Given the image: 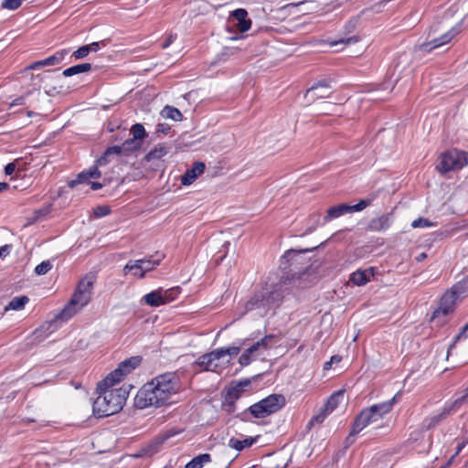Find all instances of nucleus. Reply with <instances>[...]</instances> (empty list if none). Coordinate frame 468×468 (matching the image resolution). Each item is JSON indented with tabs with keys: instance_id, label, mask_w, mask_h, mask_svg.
I'll list each match as a JSON object with an SVG mask.
<instances>
[{
	"instance_id": "f257e3e1",
	"label": "nucleus",
	"mask_w": 468,
	"mask_h": 468,
	"mask_svg": "<svg viewBox=\"0 0 468 468\" xmlns=\"http://www.w3.org/2000/svg\"><path fill=\"white\" fill-rule=\"evenodd\" d=\"M180 390V381L174 372L159 375L144 384L137 392L134 404L139 409L161 407L172 402V398Z\"/></svg>"
},
{
	"instance_id": "f03ea898",
	"label": "nucleus",
	"mask_w": 468,
	"mask_h": 468,
	"mask_svg": "<svg viewBox=\"0 0 468 468\" xmlns=\"http://www.w3.org/2000/svg\"><path fill=\"white\" fill-rule=\"evenodd\" d=\"M99 396L92 403V412L98 418H103L118 413L124 406L128 397L125 388H101L97 385Z\"/></svg>"
},
{
	"instance_id": "7ed1b4c3",
	"label": "nucleus",
	"mask_w": 468,
	"mask_h": 468,
	"mask_svg": "<svg viewBox=\"0 0 468 468\" xmlns=\"http://www.w3.org/2000/svg\"><path fill=\"white\" fill-rule=\"evenodd\" d=\"M95 280L94 275H86L80 281L69 303L57 316V319L68 321L89 303L92 296Z\"/></svg>"
},
{
	"instance_id": "20e7f679",
	"label": "nucleus",
	"mask_w": 468,
	"mask_h": 468,
	"mask_svg": "<svg viewBox=\"0 0 468 468\" xmlns=\"http://www.w3.org/2000/svg\"><path fill=\"white\" fill-rule=\"evenodd\" d=\"M284 284L285 281H281L271 289L266 288L257 292L247 303V308L249 310L261 309L264 314L278 308L284 297Z\"/></svg>"
},
{
	"instance_id": "39448f33",
	"label": "nucleus",
	"mask_w": 468,
	"mask_h": 468,
	"mask_svg": "<svg viewBox=\"0 0 468 468\" xmlns=\"http://www.w3.org/2000/svg\"><path fill=\"white\" fill-rule=\"evenodd\" d=\"M394 402L395 397L390 400L374 404L369 408L362 410L353 422L349 436H355L367 425L380 420L384 415L391 411Z\"/></svg>"
},
{
	"instance_id": "423d86ee",
	"label": "nucleus",
	"mask_w": 468,
	"mask_h": 468,
	"mask_svg": "<svg viewBox=\"0 0 468 468\" xmlns=\"http://www.w3.org/2000/svg\"><path fill=\"white\" fill-rule=\"evenodd\" d=\"M240 348L239 346H228L217 348L209 353L200 356L196 361V365L202 367L206 371H212L219 373V363L221 358L229 356L227 362L233 356L239 355Z\"/></svg>"
},
{
	"instance_id": "0eeeda50",
	"label": "nucleus",
	"mask_w": 468,
	"mask_h": 468,
	"mask_svg": "<svg viewBox=\"0 0 468 468\" xmlns=\"http://www.w3.org/2000/svg\"><path fill=\"white\" fill-rule=\"evenodd\" d=\"M286 399L282 394H271L257 403L250 406L248 411L257 418L262 419L277 412L285 406Z\"/></svg>"
},
{
	"instance_id": "6e6552de",
	"label": "nucleus",
	"mask_w": 468,
	"mask_h": 468,
	"mask_svg": "<svg viewBox=\"0 0 468 468\" xmlns=\"http://www.w3.org/2000/svg\"><path fill=\"white\" fill-rule=\"evenodd\" d=\"M468 165V152L457 148H452L441 154V162L437 165V169L441 174L450 171H457L463 169Z\"/></svg>"
},
{
	"instance_id": "1a4fd4ad",
	"label": "nucleus",
	"mask_w": 468,
	"mask_h": 468,
	"mask_svg": "<svg viewBox=\"0 0 468 468\" xmlns=\"http://www.w3.org/2000/svg\"><path fill=\"white\" fill-rule=\"evenodd\" d=\"M140 363L141 358L139 356H132L122 361L116 369L99 382V387L101 388L112 387L115 383L120 382L125 376L130 374Z\"/></svg>"
},
{
	"instance_id": "9d476101",
	"label": "nucleus",
	"mask_w": 468,
	"mask_h": 468,
	"mask_svg": "<svg viewBox=\"0 0 468 468\" xmlns=\"http://www.w3.org/2000/svg\"><path fill=\"white\" fill-rule=\"evenodd\" d=\"M463 292L462 284H454L449 291H447L441 298L439 307L433 313V318L440 314L447 315L454 310L456 301Z\"/></svg>"
},
{
	"instance_id": "9b49d317",
	"label": "nucleus",
	"mask_w": 468,
	"mask_h": 468,
	"mask_svg": "<svg viewBox=\"0 0 468 468\" xmlns=\"http://www.w3.org/2000/svg\"><path fill=\"white\" fill-rule=\"evenodd\" d=\"M273 338L274 336L272 335H269L254 343L239 356V363L243 367L250 365L251 360L256 358V352L261 350L266 351L271 347L270 343Z\"/></svg>"
},
{
	"instance_id": "f8f14e48",
	"label": "nucleus",
	"mask_w": 468,
	"mask_h": 468,
	"mask_svg": "<svg viewBox=\"0 0 468 468\" xmlns=\"http://www.w3.org/2000/svg\"><path fill=\"white\" fill-rule=\"evenodd\" d=\"M250 384V380L244 379L230 386L226 392L224 406L227 407V411L232 412L234 410L236 400L240 397L244 388Z\"/></svg>"
},
{
	"instance_id": "ddd939ff",
	"label": "nucleus",
	"mask_w": 468,
	"mask_h": 468,
	"mask_svg": "<svg viewBox=\"0 0 468 468\" xmlns=\"http://www.w3.org/2000/svg\"><path fill=\"white\" fill-rule=\"evenodd\" d=\"M459 32L460 27H453L448 32L441 35L440 37L433 38L429 42L421 44L420 46V49L424 52H431L432 49L449 43L453 38V37L456 36Z\"/></svg>"
},
{
	"instance_id": "4468645a",
	"label": "nucleus",
	"mask_w": 468,
	"mask_h": 468,
	"mask_svg": "<svg viewBox=\"0 0 468 468\" xmlns=\"http://www.w3.org/2000/svg\"><path fill=\"white\" fill-rule=\"evenodd\" d=\"M331 94L330 87L327 82H318L313 85L310 89L307 90L305 93V98L310 101H314L316 99L328 98Z\"/></svg>"
},
{
	"instance_id": "2eb2a0df",
	"label": "nucleus",
	"mask_w": 468,
	"mask_h": 468,
	"mask_svg": "<svg viewBox=\"0 0 468 468\" xmlns=\"http://www.w3.org/2000/svg\"><path fill=\"white\" fill-rule=\"evenodd\" d=\"M68 54L67 49H61L54 53L53 55L46 58L45 59L35 61L31 63L27 69H37L40 67L54 66L61 62L65 56Z\"/></svg>"
},
{
	"instance_id": "dca6fc26",
	"label": "nucleus",
	"mask_w": 468,
	"mask_h": 468,
	"mask_svg": "<svg viewBox=\"0 0 468 468\" xmlns=\"http://www.w3.org/2000/svg\"><path fill=\"white\" fill-rule=\"evenodd\" d=\"M206 168L205 163L195 162L191 168L187 169L181 177L183 186H190L198 176L204 173Z\"/></svg>"
},
{
	"instance_id": "f3484780",
	"label": "nucleus",
	"mask_w": 468,
	"mask_h": 468,
	"mask_svg": "<svg viewBox=\"0 0 468 468\" xmlns=\"http://www.w3.org/2000/svg\"><path fill=\"white\" fill-rule=\"evenodd\" d=\"M392 214H384L380 217L372 218L368 224V229L371 231L380 232L387 230L392 224Z\"/></svg>"
},
{
	"instance_id": "a211bd4d",
	"label": "nucleus",
	"mask_w": 468,
	"mask_h": 468,
	"mask_svg": "<svg viewBox=\"0 0 468 468\" xmlns=\"http://www.w3.org/2000/svg\"><path fill=\"white\" fill-rule=\"evenodd\" d=\"M100 176L101 172L96 165L87 171L80 173L76 179L69 181L68 186L69 187L73 188L79 184L89 183L88 181L90 178H99Z\"/></svg>"
},
{
	"instance_id": "6ab92c4d",
	"label": "nucleus",
	"mask_w": 468,
	"mask_h": 468,
	"mask_svg": "<svg viewBox=\"0 0 468 468\" xmlns=\"http://www.w3.org/2000/svg\"><path fill=\"white\" fill-rule=\"evenodd\" d=\"M233 17L238 21V29L240 32L248 31L251 27V20L248 19V12L243 8H238L232 12Z\"/></svg>"
},
{
	"instance_id": "aec40b11",
	"label": "nucleus",
	"mask_w": 468,
	"mask_h": 468,
	"mask_svg": "<svg viewBox=\"0 0 468 468\" xmlns=\"http://www.w3.org/2000/svg\"><path fill=\"white\" fill-rule=\"evenodd\" d=\"M445 404L452 414L468 404V387L462 393H456L452 401H447Z\"/></svg>"
},
{
	"instance_id": "412c9836",
	"label": "nucleus",
	"mask_w": 468,
	"mask_h": 468,
	"mask_svg": "<svg viewBox=\"0 0 468 468\" xmlns=\"http://www.w3.org/2000/svg\"><path fill=\"white\" fill-rule=\"evenodd\" d=\"M350 213V207L347 204H339L327 209L326 215L323 218L324 223H327L344 214Z\"/></svg>"
},
{
	"instance_id": "4be33fe9",
	"label": "nucleus",
	"mask_w": 468,
	"mask_h": 468,
	"mask_svg": "<svg viewBox=\"0 0 468 468\" xmlns=\"http://www.w3.org/2000/svg\"><path fill=\"white\" fill-rule=\"evenodd\" d=\"M452 413L449 410V408L444 404L441 410L438 412L437 414H434L431 416L430 418H427L425 420L426 428L431 429L435 426H437L439 423H441L443 420H445L447 417L452 415Z\"/></svg>"
},
{
	"instance_id": "5701e85b",
	"label": "nucleus",
	"mask_w": 468,
	"mask_h": 468,
	"mask_svg": "<svg viewBox=\"0 0 468 468\" xmlns=\"http://www.w3.org/2000/svg\"><path fill=\"white\" fill-rule=\"evenodd\" d=\"M164 257V254L156 253L155 255H152L149 258L139 260L142 264L144 276L145 275L146 272L152 271L153 269L155 268V266L159 265Z\"/></svg>"
},
{
	"instance_id": "b1692460",
	"label": "nucleus",
	"mask_w": 468,
	"mask_h": 468,
	"mask_svg": "<svg viewBox=\"0 0 468 468\" xmlns=\"http://www.w3.org/2000/svg\"><path fill=\"white\" fill-rule=\"evenodd\" d=\"M113 156H123L121 148L118 145L108 147L103 154L97 160V165L100 166L106 165L111 162Z\"/></svg>"
},
{
	"instance_id": "393cba45",
	"label": "nucleus",
	"mask_w": 468,
	"mask_h": 468,
	"mask_svg": "<svg viewBox=\"0 0 468 468\" xmlns=\"http://www.w3.org/2000/svg\"><path fill=\"white\" fill-rule=\"evenodd\" d=\"M143 301L145 303V304L151 307H158L164 305L165 303L161 293V288L146 293L143 297Z\"/></svg>"
},
{
	"instance_id": "a878e982",
	"label": "nucleus",
	"mask_w": 468,
	"mask_h": 468,
	"mask_svg": "<svg viewBox=\"0 0 468 468\" xmlns=\"http://www.w3.org/2000/svg\"><path fill=\"white\" fill-rule=\"evenodd\" d=\"M259 436L256 437H249L244 440H239L236 438H231L229 441V446L232 449H235L239 452L242 451L245 448L250 447L253 443L257 441Z\"/></svg>"
},
{
	"instance_id": "bb28decb",
	"label": "nucleus",
	"mask_w": 468,
	"mask_h": 468,
	"mask_svg": "<svg viewBox=\"0 0 468 468\" xmlns=\"http://www.w3.org/2000/svg\"><path fill=\"white\" fill-rule=\"evenodd\" d=\"M121 152L123 156H128L142 146V142L137 141L133 137L125 140L121 145Z\"/></svg>"
},
{
	"instance_id": "cd10ccee",
	"label": "nucleus",
	"mask_w": 468,
	"mask_h": 468,
	"mask_svg": "<svg viewBox=\"0 0 468 468\" xmlns=\"http://www.w3.org/2000/svg\"><path fill=\"white\" fill-rule=\"evenodd\" d=\"M129 272L138 278H144V272L141 261L139 260L136 261H129L123 268V273L126 275Z\"/></svg>"
},
{
	"instance_id": "c85d7f7f",
	"label": "nucleus",
	"mask_w": 468,
	"mask_h": 468,
	"mask_svg": "<svg viewBox=\"0 0 468 468\" xmlns=\"http://www.w3.org/2000/svg\"><path fill=\"white\" fill-rule=\"evenodd\" d=\"M211 462V455L209 453H202L194 457L188 462L185 468H203L205 464Z\"/></svg>"
},
{
	"instance_id": "c756f323",
	"label": "nucleus",
	"mask_w": 468,
	"mask_h": 468,
	"mask_svg": "<svg viewBox=\"0 0 468 468\" xmlns=\"http://www.w3.org/2000/svg\"><path fill=\"white\" fill-rule=\"evenodd\" d=\"M92 66L90 63H82L71 66L63 70L62 75L64 77H71L83 72H88L91 69Z\"/></svg>"
},
{
	"instance_id": "7c9ffc66",
	"label": "nucleus",
	"mask_w": 468,
	"mask_h": 468,
	"mask_svg": "<svg viewBox=\"0 0 468 468\" xmlns=\"http://www.w3.org/2000/svg\"><path fill=\"white\" fill-rule=\"evenodd\" d=\"M344 397V391L340 390L337 391L330 396V398L327 399L326 404L324 405V411L326 413H331L333 410H335L337 406L340 403V399Z\"/></svg>"
},
{
	"instance_id": "2f4dec72",
	"label": "nucleus",
	"mask_w": 468,
	"mask_h": 468,
	"mask_svg": "<svg viewBox=\"0 0 468 468\" xmlns=\"http://www.w3.org/2000/svg\"><path fill=\"white\" fill-rule=\"evenodd\" d=\"M161 115L165 119H171L176 122H179L183 118L181 112L177 108L169 105L164 107L161 111Z\"/></svg>"
},
{
	"instance_id": "473e14b6",
	"label": "nucleus",
	"mask_w": 468,
	"mask_h": 468,
	"mask_svg": "<svg viewBox=\"0 0 468 468\" xmlns=\"http://www.w3.org/2000/svg\"><path fill=\"white\" fill-rule=\"evenodd\" d=\"M168 153L166 146L159 144L152 149L146 155L145 160L150 162L153 160H159Z\"/></svg>"
},
{
	"instance_id": "72a5a7b5",
	"label": "nucleus",
	"mask_w": 468,
	"mask_h": 468,
	"mask_svg": "<svg viewBox=\"0 0 468 468\" xmlns=\"http://www.w3.org/2000/svg\"><path fill=\"white\" fill-rule=\"evenodd\" d=\"M29 302V299L26 295H21L18 297L13 298L5 308V310H22L25 305Z\"/></svg>"
},
{
	"instance_id": "f704fd0d",
	"label": "nucleus",
	"mask_w": 468,
	"mask_h": 468,
	"mask_svg": "<svg viewBox=\"0 0 468 468\" xmlns=\"http://www.w3.org/2000/svg\"><path fill=\"white\" fill-rule=\"evenodd\" d=\"M350 281L357 286L365 285L367 282H369V276L367 271L357 270L353 272L350 276Z\"/></svg>"
},
{
	"instance_id": "c9c22d12",
	"label": "nucleus",
	"mask_w": 468,
	"mask_h": 468,
	"mask_svg": "<svg viewBox=\"0 0 468 468\" xmlns=\"http://www.w3.org/2000/svg\"><path fill=\"white\" fill-rule=\"evenodd\" d=\"M161 293L163 296L164 303L166 304L177 298V296L180 293V288L179 287H173L167 290H164L161 288Z\"/></svg>"
},
{
	"instance_id": "e433bc0d",
	"label": "nucleus",
	"mask_w": 468,
	"mask_h": 468,
	"mask_svg": "<svg viewBox=\"0 0 468 468\" xmlns=\"http://www.w3.org/2000/svg\"><path fill=\"white\" fill-rule=\"evenodd\" d=\"M309 250H290L284 253V255L282 256V259L286 260L287 261H290L291 265H292L293 263H297L299 261V259L301 258V255L303 253H305Z\"/></svg>"
},
{
	"instance_id": "4c0bfd02",
	"label": "nucleus",
	"mask_w": 468,
	"mask_h": 468,
	"mask_svg": "<svg viewBox=\"0 0 468 468\" xmlns=\"http://www.w3.org/2000/svg\"><path fill=\"white\" fill-rule=\"evenodd\" d=\"M309 221H311L312 223H310V225L307 227V229L305 230V234L312 233L313 231H314L316 229V228L319 225L324 224V221L322 222V217H321L320 213H314L309 218Z\"/></svg>"
},
{
	"instance_id": "58836bf2",
	"label": "nucleus",
	"mask_w": 468,
	"mask_h": 468,
	"mask_svg": "<svg viewBox=\"0 0 468 468\" xmlns=\"http://www.w3.org/2000/svg\"><path fill=\"white\" fill-rule=\"evenodd\" d=\"M131 133L133 134V137L137 141H141L146 135L145 129L144 125L141 123L133 124L131 128Z\"/></svg>"
},
{
	"instance_id": "ea45409f",
	"label": "nucleus",
	"mask_w": 468,
	"mask_h": 468,
	"mask_svg": "<svg viewBox=\"0 0 468 468\" xmlns=\"http://www.w3.org/2000/svg\"><path fill=\"white\" fill-rule=\"evenodd\" d=\"M52 269V263L50 261H44L35 268V273L37 275H44Z\"/></svg>"
},
{
	"instance_id": "a19ab883",
	"label": "nucleus",
	"mask_w": 468,
	"mask_h": 468,
	"mask_svg": "<svg viewBox=\"0 0 468 468\" xmlns=\"http://www.w3.org/2000/svg\"><path fill=\"white\" fill-rule=\"evenodd\" d=\"M435 225H436L435 222H431L428 218H419L411 222V227L413 229L429 228V227H432Z\"/></svg>"
},
{
	"instance_id": "79ce46f5",
	"label": "nucleus",
	"mask_w": 468,
	"mask_h": 468,
	"mask_svg": "<svg viewBox=\"0 0 468 468\" xmlns=\"http://www.w3.org/2000/svg\"><path fill=\"white\" fill-rule=\"evenodd\" d=\"M371 204L370 199H362L357 204L350 206V213L357 212L365 209L367 207H368Z\"/></svg>"
},
{
	"instance_id": "37998d69",
	"label": "nucleus",
	"mask_w": 468,
	"mask_h": 468,
	"mask_svg": "<svg viewBox=\"0 0 468 468\" xmlns=\"http://www.w3.org/2000/svg\"><path fill=\"white\" fill-rule=\"evenodd\" d=\"M467 337H468V323L462 328L461 332L454 337L453 343L449 346L448 355L450 354L451 350L454 347V346L458 340H460L461 338H467Z\"/></svg>"
},
{
	"instance_id": "c03bdc74",
	"label": "nucleus",
	"mask_w": 468,
	"mask_h": 468,
	"mask_svg": "<svg viewBox=\"0 0 468 468\" xmlns=\"http://www.w3.org/2000/svg\"><path fill=\"white\" fill-rule=\"evenodd\" d=\"M89 54H90L89 48H88L87 45H85V46L79 48L77 50H75L72 53L71 57L74 59H81V58H86Z\"/></svg>"
},
{
	"instance_id": "a18cd8bd",
	"label": "nucleus",
	"mask_w": 468,
	"mask_h": 468,
	"mask_svg": "<svg viewBox=\"0 0 468 468\" xmlns=\"http://www.w3.org/2000/svg\"><path fill=\"white\" fill-rule=\"evenodd\" d=\"M110 211L111 209L108 206H98L93 209V213L97 218L107 216Z\"/></svg>"
},
{
	"instance_id": "49530a36",
	"label": "nucleus",
	"mask_w": 468,
	"mask_h": 468,
	"mask_svg": "<svg viewBox=\"0 0 468 468\" xmlns=\"http://www.w3.org/2000/svg\"><path fill=\"white\" fill-rule=\"evenodd\" d=\"M327 414L328 413H326L324 410L320 414H317L312 418V420H310V424H314V422L322 423L324 420Z\"/></svg>"
},
{
	"instance_id": "de8ad7c7",
	"label": "nucleus",
	"mask_w": 468,
	"mask_h": 468,
	"mask_svg": "<svg viewBox=\"0 0 468 468\" xmlns=\"http://www.w3.org/2000/svg\"><path fill=\"white\" fill-rule=\"evenodd\" d=\"M12 249V245H4L0 247V258L7 256Z\"/></svg>"
},
{
	"instance_id": "09e8293b",
	"label": "nucleus",
	"mask_w": 468,
	"mask_h": 468,
	"mask_svg": "<svg viewBox=\"0 0 468 468\" xmlns=\"http://www.w3.org/2000/svg\"><path fill=\"white\" fill-rule=\"evenodd\" d=\"M16 170V165L14 163H8L5 166V173L7 176H11Z\"/></svg>"
},
{
	"instance_id": "8fccbe9b",
	"label": "nucleus",
	"mask_w": 468,
	"mask_h": 468,
	"mask_svg": "<svg viewBox=\"0 0 468 468\" xmlns=\"http://www.w3.org/2000/svg\"><path fill=\"white\" fill-rule=\"evenodd\" d=\"M89 52H97L101 48V42H92L87 45Z\"/></svg>"
},
{
	"instance_id": "3c124183",
	"label": "nucleus",
	"mask_w": 468,
	"mask_h": 468,
	"mask_svg": "<svg viewBox=\"0 0 468 468\" xmlns=\"http://www.w3.org/2000/svg\"><path fill=\"white\" fill-rule=\"evenodd\" d=\"M170 130V126L166 123H159L157 126V132L166 133Z\"/></svg>"
},
{
	"instance_id": "603ef678",
	"label": "nucleus",
	"mask_w": 468,
	"mask_h": 468,
	"mask_svg": "<svg viewBox=\"0 0 468 468\" xmlns=\"http://www.w3.org/2000/svg\"><path fill=\"white\" fill-rule=\"evenodd\" d=\"M174 40L172 36H169L166 40L162 44L163 48H166Z\"/></svg>"
},
{
	"instance_id": "864d4df0",
	"label": "nucleus",
	"mask_w": 468,
	"mask_h": 468,
	"mask_svg": "<svg viewBox=\"0 0 468 468\" xmlns=\"http://www.w3.org/2000/svg\"><path fill=\"white\" fill-rule=\"evenodd\" d=\"M90 187H91L92 190H98V189L102 187V185L101 183H99V182H91L90 183Z\"/></svg>"
},
{
	"instance_id": "5fc2aeb1",
	"label": "nucleus",
	"mask_w": 468,
	"mask_h": 468,
	"mask_svg": "<svg viewBox=\"0 0 468 468\" xmlns=\"http://www.w3.org/2000/svg\"><path fill=\"white\" fill-rule=\"evenodd\" d=\"M426 258H427V254H426L425 252H421V253H420V254L415 258V260H416L418 262H420V261H424Z\"/></svg>"
},
{
	"instance_id": "6e6d98bb",
	"label": "nucleus",
	"mask_w": 468,
	"mask_h": 468,
	"mask_svg": "<svg viewBox=\"0 0 468 468\" xmlns=\"http://www.w3.org/2000/svg\"><path fill=\"white\" fill-rule=\"evenodd\" d=\"M23 101H24V99L23 98H17L16 100H14L11 103V106H16V105H22L23 104Z\"/></svg>"
},
{
	"instance_id": "4d7b16f0",
	"label": "nucleus",
	"mask_w": 468,
	"mask_h": 468,
	"mask_svg": "<svg viewBox=\"0 0 468 468\" xmlns=\"http://www.w3.org/2000/svg\"><path fill=\"white\" fill-rule=\"evenodd\" d=\"M356 41H357V38L352 37H348V38H346L345 40L341 39L339 42H341V43H344V42L345 43H351V42H356Z\"/></svg>"
},
{
	"instance_id": "13d9d810",
	"label": "nucleus",
	"mask_w": 468,
	"mask_h": 468,
	"mask_svg": "<svg viewBox=\"0 0 468 468\" xmlns=\"http://www.w3.org/2000/svg\"><path fill=\"white\" fill-rule=\"evenodd\" d=\"M8 188H9V185L7 183L0 182V193Z\"/></svg>"
},
{
	"instance_id": "bf43d9fd",
	"label": "nucleus",
	"mask_w": 468,
	"mask_h": 468,
	"mask_svg": "<svg viewBox=\"0 0 468 468\" xmlns=\"http://www.w3.org/2000/svg\"><path fill=\"white\" fill-rule=\"evenodd\" d=\"M331 361H332L333 363H338V362H340V361H341V357H340L339 356H333L331 357Z\"/></svg>"
},
{
	"instance_id": "052dcab7",
	"label": "nucleus",
	"mask_w": 468,
	"mask_h": 468,
	"mask_svg": "<svg viewBox=\"0 0 468 468\" xmlns=\"http://www.w3.org/2000/svg\"><path fill=\"white\" fill-rule=\"evenodd\" d=\"M176 432H167L165 436V439H168L170 437H172L173 435H175Z\"/></svg>"
},
{
	"instance_id": "680f3d73",
	"label": "nucleus",
	"mask_w": 468,
	"mask_h": 468,
	"mask_svg": "<svg viewBox=\"0 0 468 468\" xmlns=\"http://www.w3.org/2000/svg\"><path fill=\"white\" fill-rule=\"evenodd\" d=\"M332 363H333V362H332L331 360H330V361H328V362H325V364H324V368H325V369H328V368L330 367V366L332 365Z\"/></svg>"
}]
</instances>
